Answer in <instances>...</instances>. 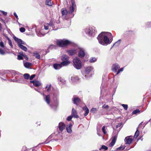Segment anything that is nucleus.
<instances>
[{
	"instance_id": "40",
	"label": "nucleus",
	"mask_w": 151,
	"mask_h": 151,
	"mask_svg": "<svg viewBox=\"0 0 151 151\" xmlns=\"http://www.w3.org/2000/svg\"><path fill=\"white\" fill-rule=\"evenodd\" d=\"M108 147L106 146L103 145L101 146V147L99 149V150H101V149H104L105 150H106L108 149Z\"/></svg>"
},
{
	"instance_id": "18",
	"label": "nucleus",
	"mask_w": 151,
	"mask_h": 151,
	"mask_svg": "<svg viewBox=\"0 0 151 151\" xmlns=\"http://www.w3.org/2000/svg\"><path fill=\"white\" fill-rule=\"evenodd\" d=\"M124 140L126 144H130L132 142V139L128 137H127L125 138Z\"/></svg>"
},
{
	"instance_id": "41",
	"label": "nucleus",
	"mask_w": 151,
	"mask_h": 151,
	"mask_svg": "<svg viewBox=\"0 0 151 151\" xmlns=\"http://www.w3.org/2000/svg\"><path fill=\"white\" fill-rule=\"evenodd\" d=\"M5 54V51L4 50L0 48V54L1 55H4Z\"/></svg>"
},
{
	"instance_id": "26",
	"label": "nucleus",
	"mask_w": 151,
	"mask_h": 151,
	"mask_svg": "<svg viewBox=\"0 0 151 151\" xmlns=\"http://www.w3.org/2000/svg\"><path fill=\"white\" fill-rule=\"evenodd\" d=\"M80 101L78 97H74L73 99V103L77 104Z\"/></svg>"
},
{
	"instance_id": "11",
	"label": "nucleus",
	"mask_w": 151,
	"mask_h": 151,
	"mask_svg": "<svg viewBox=\"0 0 151 151\" xmlns=\"http://www.w3.org/2000/svg\"><path fill=\"white\" fill-rule=\"evenodd\" d=\"M117 137V135L113 136L112 137V140L110 143L109 146L110 147H113L115 144Z\"/></svg>"
},
{
	"instance_id": "37",
	"label": "nucleus",
	"mask_w": 151,
	"mask_h": 151,
	"mask_svg": "<svg viewBox=\"0 0 151 151\" xmlns=\"http://www.w3.org/2000/svg\"><path fill=\"white\" fill-rule=\"evenodd\" d=\"M12 72V74L14 76H16L17 75H18V76H20L21 75V74L19 73L18 72L16 71H15L13 70Z\"/></svg>"
},
{
	"instance_id": "32",
	"label": "nucleus",
	"mask_w": 151,
	"mask_h": 151,
	"mask_svg": "<svg viewBox=\"0 0 151 151\" xmlns=\"http://www.w3.org/2000/svg\"><path fill=\"white\" fill-rule=\"evenodd\" d=\"M34 56L36 58L38 59H40V54L37 52L34 53Z\"/></svg>"
},
{
	"instance_id": "45",
	"label": "nucleus",
	"mask_w": 151,
	"mask_h": 151,
	"mask_svg": "<svg viewBox=\"0 0 151 151\" xmlns=\"http://www.w3.org/2000/svg\"><path fill=\"white\" fill-rule=\"evenodd\" d=\"M105 126H104L102 128V131L104 134H106V132L105 131Z\"/></svg>"
},
{
	"instance_id": "8",
	"label": "nucleus",
	"mask_w": 151,
	"mask_h": 151,
	"mask_svg": "<svg viewBox=\"0 0 151 151\" xmlns=\"http://www.w3.org/2000/svg\"><path fill=\"white\" fill-rule=\"evenodd\" d=\"M77 51L78 52V56L80 58H83L86 54L85 51L83 48H79L77 49Z\"/></svg>"
},
{
	"instance_id": "10",
	"label": "nucleus",
	"mask_w": 151,
	"mask_h": 151,
	"mask_svg": "<svg viewBox=\"0 0 151 151\" xmlns=\"http://www.w3.org/2000/svg\"><path fill=\"white\" fill-rule=\"evenodd\" d=\"M62 16L65 17L67 15L68 17H70V15L68 14V12L65 8H63L61 10Z\"/></svg>"
},
{
	"instance_id": "14",
	"label": "nucleus",
	"mask_w": 151,
	"mask_h": 151,
	"mask_svg": "<svg viewBox=\"0 0 151 151\" xmlns=\"http://www.w3.org/2000/svg\"><path fill=\"white\" fill-rule=\"evenodd\" d=\"M120 68L119 65L117 63L114 64L112 67V70L113 71L116 72Z\"/></svg>"
},
{
	"instance_id": "33",
	"label": "nucleus",
	"mask_w": 151,
	"mask_h": 151,
	"mask_svg": "<svg viewBox=\"0 0 151 151\" xmlns=\"http://www.w3.org/2000/svg\"><path fill=\"white\" fill-rule=\"evenodd\" d=\"M97 60V59L95 58L92 57L89 60V61L91 63H94Z\"/></svg>"
},
{
	"instance_id": "4",
	"label": "nucleus",
	"mask_w": 151,
	"mask_h": 151,
	"mask_svg": "<svg viewBox=\"0 0 151 151\" xmlns=\"http://www.w3.org/2000/svg\"><path fill=\"white\" fill-rule=\"evenodd\" d=\"M73 64L74 67L77 70L81 69L82 66V64L81 60L78 58H75L73 60Z\"/></svg>"
},
{
	"instance_id": "48",
	"label": "nucleus",
	"mask_w": 151,
	"mask_h": 151,
	"mask_svg": "<svg viewBox=\"0 0 151 151\" xmlns=\"http://www.w3.org/2000/svg\"><path fill=\"white\" fill-rule=\"evenodd\" d=\"M0 46L1 47L3 48H4L5 47V46L4 44V43L2 41H1L0 42Z\"/></svg>"
},
{
	"instance_id": "43",
	"label": "nucleus",
	"mask_w": 151,
	"mask_h": 151,
	"mask_svg": "<svg viewBox=\"0 0 151 151\" xmlns=\"http://www.w3.org/2000/svg\"><path fill=\"white\" fill-rule=\"evenodd\" d=\"M124 70V68H122L120 69H119L116 73V75H118L120 72H122Z\"/></svg>"
},
{
	"instance_id": "51",
	"label": "nucleus",
	"mask_w": 151,
	"mask_h": 151,
	"mask_svg": "<svg viewBox=\"0 0 151 151\" xmlns=\"http://www.w3.org/2000/svg\"><path fill=\"white\" fill-rule=\"evenodd\" d=\"M35 75L33 74L30 77H29V78L30 80H32L33 79L35 78Z\"/></svg>"
},
{
	"instance_id": "31",
	"label": "nucleus",
	"mask_w": 151,
	"mask_h": 151,
	"mask_svg": "<svg viewBox=\"0 0 151 151\" xmlns=\"http://www.w3.org/2000/svg\"><path fill=\"white\" fill-rule=\"evenodd\" d=\"M46 4L47 5L51 6L52 4V2L51 0H46Z\"/></svg>"
},
{
	"instance_id": "25",
	"label": "nucleus",
	"mask_w": 151,
	"mask_h": 151,
	"mask_svg": "<svg viewBox=\"0 0 151 151\" xmlns=\"http://www.w3.org/2000/svg\"><path fill=\"white\" fill-rule=\"evenodd\" d=\"M71 80L73 82H76L79 80V78L77 76H73L71 77Z\"/></svg>"
},
{
	"instance_id": "7",
	"label": "nucleus",
	"mask_w": 151,
	"mask_h": 151,
	"mask_svg": "<svg viewBox=\"0 0 151 151\" xmlns=\"http://www.w3.org/2000/svg\"><path fill=\"white\" fill-rule=\"evenodd\" d=\"M95 31L94 27H89L85 29L86 33L90 36H92Z\"/></svg>"
},
{
	"instance_id": "63",
	"label": "nucleus",
	"mask_w": 151,
	"mask_h": 151,
	"mask_svg": "<svg viewBox=\"0 0 151 151\" xmlns=\"http://www.w3.org/2000/svg\"><path fill=\"white\" fill-rule=\"evenodd\" d=\"M61 82H63V83H64L65 82V81L63 79V80H62V81H61Z\"/></svg>"
},
{
	"instance_id": "12",
	"label": "nucleus",
	"mask_w": 151,
	"mask_h": 151,
	"mask_svg": "<svg viewBox=\"0 0 151 151\" xmlns=\"http://www.w3.org/2000/svg\"><path fill=\"white\" fill-rule=\"evenodd\" d=\"M58 127L60 132H62L65 127V124L63 122H60L58 124Z\"/></svg>"
},
{
	"instance_id": "60",
	"label": "nucleus",
	"mask_w": 151,
	"mask_h": 151,
	"mask_svg": "<svg viewBox=\"0 0 151 151\" xmlns=\"http://www.w3.org/2000/svg\"><path fill=\"white\" fill-rule=\"evenodd\" d=\"M2 25L0 23V31H1L2 30Z\"/></svg>"
},
{
	"instance_id": "46",
	"label": "nucleus",
	"mask_w": 151,
	"mask_h": 151,
	"mask_svg": "<svg viewBox=\"0 0 151 151\" xmlns=\"http://www.w3.org/2000/svg\"><path fill=\"white\" fill-rule=\"evenodd\" d=\"M17 57V59L18 60H22L23 59V58L21 55H18Z\"/></svg>"
},
{
	"instance_id": "29",
	"label": "nucleus",
	"mask_w": 151,
	"mask_h": 151,
	"mask_svg": "<svg viewBox=\"0 0 151 151\" xmlns=\"http://www.w3.org/2000/svg\"><path fill=\"white\" fill-rule=\"evenodd\" d=\"M41 84L40 82L38 81H35L34 85L35 86H41Z\"/></svg>"
},
{
	"instance_id": "52",
	"label": "nucleus",
	"mask_w": 151,
	"mask_h": 151,
	"mask_svg": "<svg viewBox=\"0 0 151 151\" xmlns=\"http://www.w3.org/2000/svg\"><path fill=\"white\" fill-rule=\"evenodd\" d=\"M72 116H70L68 117L67 118V120L68 121H70L72 119Z\"/></svg>"
},
{
	"instance_id": "58",
	"label": "nucleus",
	"mask_w": 151,
	"mask_h": 151,
	"mask_svg": "<svg viewBox=\"0 0 151 151\" xmlns=\"http://www.w3.org/2000/svg\"><path fill=\"white\" fill-rule=\"evenodd\" d=\"M53 134H52L51 135H50L48 138V139H50V138H51L52 136H53Z\"/></svg>"
},
{
	"instance_id": "62",
	"label": "nucleus",
	"mask_w": 151,
	"mask_h": 151,
	"mask_svg": "<svg viewBox=\"0 0 151 151\" xmlns=\"http://www.w3.org/2000/svg\"><path fill=\"white\" fill-rule=\"evenodd\" d=\"M61 82H63V83H64L65 82V81L63 79V80H62V81H61Z\"/></svg>"
},
{
	"instance_id": "64",
	"label": "nucleus",
	"mask_w": 151,
	"mask_h": 151,
	"mask_svg": "<svg viewBox=\"0 0 151 151\" xmlns=\"http://www.w3.org/2000/svg\"><path fill=\"white\" fill-rule=\"evenodd\" d=\"M32 151H37L34 149H33L32 150Z\"/></svg>"
},
{
	"instance_id": "9",
	"label": "nucleus",
	"mask_w": 151,
	"mask_h": 151,
	"mask_svg": "<svg viewBox=\"0 0 151 151\" xmlns=\"http://www.w3.org/2000/svg\"><path fill=\"white\" fill-rule=\"evenodd\" d=\"M54 25V24L50 22L49 23L45 24L44 26V28L45 30L51 29L52 30H54L53 26Z\"/></svg>"
},
{
	"instance_id": "15",
	"label": "nucleus",
	"mask_w": 151,
	"mask_h": 151,
	"mask_svg": "<svg viewBox=\"0 0 151 151\" xmlns=\"http://www.w3.org/2000/svg\"><path fill=\"white\" fill-rule=\"evenodd\" d=\"M93 68L91 66L87 67L85 69V73L86 74H88L93 69Z\"/></svg>"
},
{
	"instance_id": "13",
	"label": "nucleus",
	"mask_w": 151,
	"mask_h": 151,
	"mask_svg": "<svg viewBox=\"0 0 151 151\" xmlns=\"http://www.w3.org/2000/svg\"><path fill=\"white\" fill-rule=\"evenodd\" d=\"M67 52L69 55L72 56L76 54L78 52V51H77V49H76L68 50L67 51Z\"/></svg>"
},
{
	"instance_id": "34",
	"label": "nucleus",
	"mask_w": 151,
	"mask_h": 151,
	"mask_svg": "<svg viewBox=\"0 0 151 151\" xmlns=\"http://www.w3.org/2000/svg\"><path fill=\"white\" fill-rule=\"evenodd\" d=\"M140 112V111L139 109H137L133 111L132 114H136L137 113H139Z\"/></svg>"
},
{
	"instance_id": "39",
	"label": "nucleus",
	"mask_w": 151,
	"mask_h": 151,
	"mask_svg": "<svg viewBox=\"0 0 151 151\" xmlns=\"http://www.w3.org/2000/svg\"><path fill=\"white\" fill-rule=\"evenodd\" d=\"M6 38H7V40H8L9 43V45L10 46L12 47L13 46V45L12 44V43L11 40L8 37H6Z\"/></svg>"
},
{
	"instance_id": "49",
	"label": "nucleus",
	"mask_w": 151,
	"mask_h": 151,
	"mask_svg": "<svg viewBox=\"0 0 151 151\" xmlns=\"http://www.w3.org/2000/svg\"><path fill=\"white\" fill-rule=\"evenodd\" d=\"M55 48V46L53 45H50L48 48L49 49H52Z\"/></svg>"
},
{
	"instance_id": "36",
	"label": "nucleus",
	"mask_w": 151,
	"mask_h": 151,
	"mask_svg": "<svg viewBox=\"0 0 151 151\" xmlns=\"http://www.w3.org/2000/svg\"><path fill=\"white\" fill-rule=\"evenodd\" d=\"M51 85L50 84L47 85L46 87L45 88L47 89V92H49L50 91L51 89Z\"/></svg>"
},
{
	"instance_id": "42",
	"label": "nucleus",
	"mask_w": 151,
	"mask_h": 151,
	"mask_svg": "<svg viewBox=\"0 0 151 151\" xmlns=\"http://www.w3.org/2000/svg\"><path fill=\"white\" fill-rule=\"evenodd\" d=\"M122 106L123 107L125 110H127L128 108V105L127 104H122Z\"/></svg>"
},
{
	"instance_id": "5",
	"label": "nucleus",
	"mask_w": 151,
	"mask_h": 151,
	"mask_svg": "<svg viewBox=\"0 0 151 151\" xmlns=\"http://www.w3.org/2000/svg\"><path fill=\"white\" fill-rule=\"evenodd\" d=\"M76 7V5L74 0H71V5L69 8L68 14H69L70 16V18H72L74 16V14L73 12L74 11L75 8Z\"/></svg>"
},
{
	"instance_id": "30",
	"label": "nucleus",
	"mask_w": 151,
	"mask_h": 151,
	"mask_svg": "<svg viewBox=\"0 0 151 151\" xmlns=\"http://www.w3.org/2000/svg\"><path fill=\"white\" fill-rule=\"evenodd\" d=\"M32 65V64L31 63L26 62L24 63V65L26 68H29Z\"/></svg>"
},
{
	"instance_id": "1",
	"label": "nucleus",
	"mask_w": 151,
	"mask_h": 151,
	"mask_svg": "<svg viewBox=\"0 0 151 151\" xmlns=\"http://www.w3.org/2000/svg\"><path fill=\"white\" fill-rule=\"evenodd\" d=\"M113 36L111 33L106 32H101L97 37L99 43L104 45L110 44L113 40Z\"/></svg>"
},
{
	"instance_id": "3",
	"label": "nucleus",
	"mask_w": 151,
	"mask_h": 151,
	"mask_svg": "<svg viewBox=\"0 0 151 151\" xmlns=\"http://www.w3.org/2000/svg\"><path fill=\"white\" fill-rule=\"evenodd\" d=\"M13 38L17 43L18 46L19 48L25 51H26L27 50V47L22 45H26V43L25 42L23 41L21 39L17 38L15 36H14Z\"/></svg>"
},
{
	"instance_id": "20",
	"label": "nucleus",
	"mask_w": 151,
	"mask_h": 151,
	"mask_svg": "<svg viewBox=\"0 0 151 151\" xmlns=\"http://www.w3.org/2000/svg\"><path fill=\"white\" fill-rule=\"evenodd\" d=\"M83 110L85 111L84 115L85 116H86L89 112V110L88 109L86 106H84L83 108Z\"/></svg>"
},
{
	"instance_id": "6",
	"label": "nucleus",
	"mask_w": 151,
	"mask_h": 151,
	"mask_svg": "<svg viewBox=\"0 0 151 151\" xmlns=\"http://www.w3.org/2000/svg\"><path fill=\"white\" fill-rule=\"evenodd\" d=\"M56 43L57 45L61 47L70 44L71 43L70 41L65 40H57Z\"/></svg>"
},
{
	"instance_id": "28",
	"label": "nucleus",
	"mask_w": 151,
	"mask_h": 151,
	"mask_svg": "<svg viewBox=\"0 0 151 151\" xmlns=\"http://www.w3.org/2000/svg\"><path fill=\"white\" fill-rule=\"evenodd\" d=\"M121 41V40H119L118 41L116 42L112 46V47H113V46L117 47L120 44Z\"/></svg>"
},
{
	"instance_id": "53",
	"label": "nucleus",
	"mask_w": 151,
	"mask_h": 151,
	"mask_svg": "<svg viewBox=\"0 0 151 151\" xmlns=\"http://www.w3.org/2000/svg\"><path fill=\"white\" fill-rule=\"evenodd\" d=\"M0 11L4 15H6L7 14V12H6L4 11Z\"/></svg>"
},
{
	"instance_id": "44",
	"label": "nucleus",
	"mask_w": 151,
	"mask_h": 151,
	"mask_svg": "<svg viewBox=\"0 0 151 151\" xmlns=\"http://www.w3.org/2000/svg\"><path fill=\"white\" fill-rule=\"evenodd\" d=\"M103 109H107L109 108V106L108 105H106L105 104H104L103 105L102 107Z\"/></svg>"
},
{
	"instance_id": "54",
	"label": "nucleus",
	"mask_w": 151,
	"mask_h": 151,
	"mask_svg": "<svg viewBox=\"0 0 151 151\" xmlns=\"http://www.w3.org/2000/svg\"><path fill=\"white\" fill-rule=\"evenodd\" d=\"M58 80L59 81H62V80H63V79L61 78V77H60L58 78Z\"/></svg>"
},
{
	"instance_id": "47",
	"label": "nucleus",
	"mask_w": 151,
	"mask_h": 151,
	"mask_svg": "<svg viewBox=\"0 0 151 151\" xmlns=\"http://www.w3.org/2000/svg\"><path fill=\"white\" fill-rule=\"evenodd\" d=\"M25 31V29L24 27H21L20 29V31L22 32H24Z\"/></svg>"
},
{
	"instance_id": "23",
	"label": "nucleus",
	"mask_w": 151,
	"mask_h": 151,
	"mask_svg": "<svg viewBox=\"0 0 151 151\" xmlns=\"http://www.w3.org/2000/svg\"><path fill=\"white\" fill-rule=\"evenodd\" d=\"M53 66L54 68L56 70H58L61 68L62 67L60 63H55L54 64Z\"/></svg>"
},
{
	"instance_id": "61",
	"label": "nucleus",
	"mask_w": 151,
	"mask_h": 151,
	"mask_svg": "<svg viewBox=\"0 0 151 151\" xmlns=\"http://www.w3.org/2000/svg\"><path fill=\"white\" fill-rule=\"evenodd\" d=\"M149 23V22H148L147 24H148V27H150L151 26V23Z\"/></svg>"
},
{
	"instance_id": "22",
	"label": "nucleus",
	"mask_w": 151,
	"mask_h": 151,
	"mask_svg": "<svg viewBox=\"0 0 151 151\" xmlns=\"http://www.w3.org/2000/svg\"><path fill=\"white\" fill-rule=\"evenodd\" d=\"M72 125L71 123H70L69 125L68 126L66 127V130L68 133H70L72 132L71 127Z\"/></svg>"
},
{
	"instance_id": "55",
	"label": "nucleus",
	"mask_w": 151,
	"mask_h": 151,
	"mask_svg": "<svg viewBox=\"0 0 151 151\" xmlns=\"http://www.w3.org/2000/svg\"><path fill=\"white\" fill-rule=\"evenodd\" d=\"M14 14L15 17L17 19H18V16L17 15L16 13L15 12H14Z\"/></svg>"
},
{
	"instance_id": "38",
	"label": "nucleus",
	"mask_w": 151,
	"mask_h": 151,
	"mask_svg": "<svg viewBox=\"0 0 151 151\" xmlns=\"http://www.w3.org/2000/svg\"><path fill=\"white\" fill-rule=\"evenodd\" d=\"M30 75L27 73H25L24 75V78L26 79H28L29 78Z\"/></svg>"
},
{
	"instance_id": "50",
	"label": "nucleus",
	"mask_w": 151,
	"mask_h": 151,
	"mask_svg": "<svg viewBox=\"0 0 151 151\" xmlns=\"http://www.w3.org/2000/svg\"><path fill=\"white\" fill-rule=\"evenodd\" d=\"M125 148V147H120L117 148V150H123Z\"/></svg>"
},
{
	"instance_id": "21",
	"label": "nucleus",
	"mask_w": 151,
	"mask_h": 151,
	"mask_svg": "<svg viewBox=\"0 0 151 151\" xmlns=\"http://www.w3.org/2000/svg\"><path fill=\"white\" fill-rule=\"evenodd\" d=\"M70 63V62L69 60H66L63 61V62L60 63V64L62 67L63 66H67Z\"/></svg>"
},
{
	"instance_id": "27",
	"label": "nucleus",
	"mask_w": 151,
	"mask_h": 151,
	"mask_svg": "<svg viewBox=\"0 0 151 151\" xmlns=\"http://www.w3.org/2000/svg\"><path fill=\"white\" fill-rule=\"evenodd\" d=\"M17 77L16 76L15 77V79H11L10 81L11 82H17L18 83H22V81H20L19 80H17Z\"/></svg>"
},
{
	"instance_id": "35",
	"label": "nucleus",
	"mask_w": 151,
	"mask_h": 151,
	"mask_svg": "<svg viewBox=\"0 0 151 151\" xmlns=\"http://www.w3.org/2000/svg\"><path fill=\"white\" fill-rule=\"evenodd\" d=\"M98 110L96 108H93L90 111L91 112L93 113H96Z\"/></svg>"
},
{
	"instance_id": "24",
	"label": "nucleus",
	"mask_w": 151,
	"mask_h": 151,
	"mask_svg": "<svg viewBox=\"0 0 151 151\" xmlns=\"http://www.w3.org/2000/svg\"><path fill=\"white\" fill-rule=\"evenodd\" d=\"M61 60L63 61L68 60L69 58L66 55H64L62 56L61 57Z\"/></svg>"
},
{
	"instance_id": "2",
	"label": "nucleus",
	"mask_w": 151,
	"mask_h": 151,
	"mask_svg": "<svg viewBox=\"0 0 151 151\" xmlns=\"http://www.w3.org/2000/svg\"><path fill=\"white\" fill-rule=\"evenodd\" d=\"M59 92L58 89L55 90L53 93L52 98L55 101V103L52 106V108L54 110H56L58 105V99L59 97Z\"/></svg>"
},
{
	"instance_id": "16",
	"label": "nucleus",
	"mask_w": 151,
	"mask_h": 151,
	"mask_svg": "<svg viewBox=\"0 0 151 151\" xmlns=\"http://www.w3.org/2000/svg\"><path fill=\"white\" fill-rule=\"evenodd\" d=\"M44 100L47 104L49 105L50 102V95H47L44 98Z\"/></svg>"
},
{
	"instance_id": "17",
	"label": "nucleus",
	"mask_w": 151,
	"mask_h": 151,
	"mask_svg": "<svg viewBox=\"0 0 151 151\" xmlns=\"http://www.w3.org/2000/svg\"><path fill=\"white\" fill-rule=\"evenodd\" d=\"M142 122H141L139 125L138 127L137 128V130L135 132L134 135V138H136L139 135V132L138 130V129H139V128L141 127V126L142 125Z\"/></svg>"
},
{
	"instance_id": "19",
	"label": "nucleus",
	"mask_w": 151,
	"mask_h": 151,
	"mask_svg": "<svg viewBox=\"0 0 151 151\" xmlns=\"http://www.w3.org/2000/svg\"><path fill=\"white\" fill-rule=\"evenodd\" d=\"M72 115L73 117L75 118H77L78 117V115L77 114L76 110L74 109L73 108L72 110Z\"/></svg>"
},
{
	"instance_id": "59",
	"label": "nucleus",
	"mask_w": 151,
	"mask_h": 151,
	"mask_svg": "<svg viewBox=\"0 0 151 151\" xmlns=\"http://www.w3.org/2000/svg\"><path fill=\"white\" fill-rule=\"evenodd\" d=\"M35 81H30V83H32L34 85V82H35Z\"/></svg>"
},
{
	"instance_id": "57",
	"label": "nucleus",
	"mask_w": 151,
	"mask_h": 151,
	"mask_svg": "<svg viewBox=\"0 0 151 151\" xmlns=\"http://www.w3.org/2000/svg\"><path fill=\"white\" fill-rule=\"evenodd\" d=\"M17 80H18L17 79ZM19 80L20 81H22V83L23 81V78H20Z\"/></svg>"
},
{
	"instance_id": "56",
	"label": "nucleus",
	"mask_w": 151,
	"mask_h": 151,
	"mask_svg": "<svg viewBox=\"0 0 151 151\" xmlns=\"http://www.w3.org/2000/svg\"><path fill=\"white\" fill-rule=\"evenodd\" d=\"M122 125L121 123L118 124L116 126V128H118L119 127H120Z\"/></svg>"
}]
</instances>
